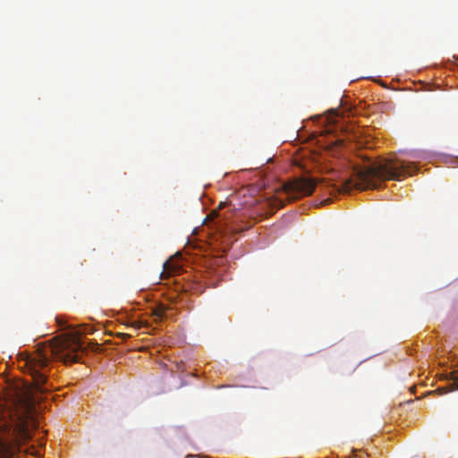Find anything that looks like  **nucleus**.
Instances as JSON below:
<instances>
[{
	"instance_id": "1a4fd4ad",
	"label": "nucleus",
	"mask_w": 458,
	"mask_h": 458,
	"mask_svg": "<svg viewBox=\"0 0 458 458\" xmlns=\"http://www.w3.org/2000/svg\"><path fill=\"white\" fill-rule=\"evenodd\" d=\"M454 385L455 386V388L458 389V375L454 378Z\"/></svg>"
},
{
	"instance_id": "20e7f679",
	"label": "nucleus",
	"mask_w": 458,
	"mask_h": 458,
	"mask_svg": "<svg viewBox=\"0 0 458 458\" xmlns=\"http://www.w3.org/2000/svg\"><path fill=\"white\" fill-rule=\"evenodd\" d=\"M318 182L309 177H299L286 182L284 191L290 199H295L303 196H310L314 191Z\"/></svg>"
},
{
	"instance_id": "7ed1b4c3",
	"label": "nucleus",
	"mask_w": 458,
	"mask_h": 458,
	"mask_svg": "<svg viewBox=\"0 0 458 458\" xmlns=\"http://www.w3.org/2000/svg\"><path fill=\"white\" fill-rule=\"evenodd\" d=\"M219 210H213L208 218H211L217 232L228 240V234L238 233L248 230L252 226L243 225L244 219L248 216L245 210H238L232 204L220 203Z\"/></svg>"
},
{
	"instance_id": "f03ea898",
	"label": "nucleus",
	"mask_w": 458,
	"mask_h": 458,
	"mask_svg": "<svg viewBox=\"0 0 458 458\" xmlns=\"http://www.w3.org/2000/svg\"><path fill=\"white\" fill-rule=\"evenodd\" d=\"M82 349L81 338L76 334H67L38 350V363L40 368L47 365L51 359H59L64 362H77L79 352Z\"/></svg>"
},
{
	"instance_id": "9d476101",
	"label": "nucleus",
	"mask_w": 458,
	"mask_h": 458,
	"mask_svg": "<svg viewBox=\"0 0 458 458\" xmlns=\"http://www.w3.org/2000/svg\"><path fill=\"white\" fill-rule=\"evenodd\" d=\"M121 336L125 338V337H128V335H126V334H121Z\"/></svg>"
},
{
	"instance_id": "f257e3e1",
	"label": "nucleus",
	"mask_w": 458,
	"mask_h": 458,
	"mask_svg": "<svg viewBox=\"0 0 458 458\" xmlns=\"http://www.w3.org/2000/svg\"><path fill=\"white\" fill-rule=\"evenodd\" d=\"M415 172L416 167L409 162L397 158H380L360 169H356L352 178L332 187L335 192L377 188L384 181H399L402 177L412 175Z\"/></svg>"
},
{
	"instance_id": "423d86ee",
	"label": "nucleus",
	"mask_w": 458,
	"mask_h": 458,
	"mask_svg": "<svg viewBox=\"0 0 458 458\" xmlns=\"http://www.w3.org/2000/svg\"><path fill=\"white\" fill-rule=\"evenodd\" d=\"M32 377L36 389L38 391L44 392L46 390V388H44V385L47 382L45 374L35 369L32 371Z\"/></svg>"
},
{
	"instance_id": "0eeeda50",
	"label": "nucleus",
	"mask_w": 458,
	"mask_h": 458,
	"mask_svg": "<svg viewBox=\"0 0 458 458\" xmlns=\"http://www.w3.org/2000/svg\"><path fill=\"white\" fill-rule=\"evenodd\" d=\"M17 432H18V433H21V434H23V435H26V434H27V433H26V427L24 426V424H23V423H20V424H18V426H17Z\"/></svg>"
},
{
	"instance_id": "39448f33",
	"label": "nucleus",
	"mask_w": 458,
	"mask_h": 458,
	"mask_svg": "<svg viewBox=\"0 0 458 458\" xmlns=\"http://www.w3.org/2000/svg\"><path fill=\"white\" fill-rule=\"evenodd\" d=\"M182 269V263L181 255L176 254L170 257L164 264L163 270L160 274V279L167 280L171 277H176L180 276Z\"/></svg>"
},
{
	"instance_id": "6e6552de",
	"label": "nucleus",
	"mask_w": 458,
	"mask_h": 458,
	"mask_svg": "<svg viewBox=\"0 0 458 458\" xmlns=\"http://www.w3.org/2000/svg\"><path fill=\"white\" fill-rule=\"evenodd\" d=\"M171 284H174L176 285V284H180L181 283L178 279H174V281L173 283H166V284H165L164 286H170Z\"/></svg>"
}]
</instances>
